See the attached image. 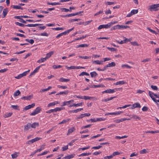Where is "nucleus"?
I'll use <instances>...</instances> for the list:
<instances>
[{
  "label": "nucleus",
  "mask_w": 159,
  "mask_h": 159,
  "mask_svg": "<svg viewBox=\"0 0 159 159\" xmlns=\"http://www.w3.org/2000/svg\"><path fill=\"white\" fill-rule=\"evenodd\" d=\"M75 15L74 13H71L70 14H68L66 15H61V17H70L73 16H75Z\"/></svg>",
  "instance_id": "2f4dec72"
},
{
  "label": "nucleus",
  "mask_w": 159,
  "mask_h": 159,
  "mask_svg": "<svg viewBox=\"0 0 159 159\" xmlns=\"http://www.w3.org/2000/svg\"><path fill=\"white\" fill-rule=\"evenodd\" d=\"M130 105H125V106H122V107H117V110H119V109H121L122 108H126L127 107L130 106Z\"/></svg>",
  "instance_id": "58836bf2"
},
{
  "label": "nucleus",
  "mask_w": 159,
  "mask_h": 159,
  "mask_svg": "<svg viewBox=\"0 0 159 159\" xmlns=\"http://www.w3.org/2000/svg\"><path fill=\"white\" fill-rule=\"evenodd\" d=\"M44 145H42L39 149H37V151H39V152H40L44 148Z\"/></svg>",
  "instance_id": "680f3d73"
},
{
  "label": "nucleus",
  "mask_w": 159,
  "mask_h": 159,
  "mask_svg": "<svg viewBox=\"0 0 159 159\" xmlns=\"http://www.w3.org/2000/svg\"><path fill=\"white\" fill-rule=\"evenodd\" d=\"M93 63H96L99 65L102 64L103 62L101 61H99L98 60L94 61H93Z\"/></svg>",
  "instance_id": "f704fd0d"
},
{
  "label": "nucleus",
  "mask_w": 159,
  "mask_h": 159,
  "mask_svg": "<svg viewBox=\"0 0 159 159\" xmlns=\"http://www.w3.org/2000/svg\"><path fill=\"white\" fill-rule=\"evenodd\" d=\"M92 98H93L92 97H89L87 96H84V97H83V99H84L85 100H88V99L89 100Z\"/></svg>",
  "instance_id": "0e129e2a"
},
{
  "label": "nucleus",
  "mask_w": 159,
  "mask_h": 159,
  "mask_svg": "<svg viewBox=\"0 0 159 159\" xmlns=\"http://www.w3.org/2000/svg\"><path fill=\"white\" fill-rule=\"evenodd\" d=\"M158 7H159V4H154L149 6L148 7V9L150 11H156L158 10Z\"/></svg>",
  "instance_id": "f257e3e1"
},
{
  "label": "nucleus",
  "mask_w": 159,
  "mask_h": 159,
  "mask_svg": "<svg viewBox=\"0 0 159 159\" xmlns=\"http://www.w3.org/2000/svg\"><path fill=\"white\" fill-rule=\"evenodd\" d=\"M117 23H118V21H111L108 23H109V25H110V27L112 25H113Z\"/></svg>",
  "instance_id": "c03bdc74"
},
{
  "label": "nucleus",
  "mask_w": 159,
  "mask_h": 159,
  "mask_svg": "<svg viewBox=\"0 0 159 159\" xmlns=\"http://www.w3.org/2000/svg\"><path fill=\"white\" fill-rule=\"evenodd\" d=\"M52 29L53 30H64V29L61 27H57V28H52Z\"/></svg>",
  "instance_id": "a18cd8bd"
},
{
  "label": "nucleus",
  "mask_w": 159,
  "mask_h": 159,
  "mask_svg": "<svg viewBox=\"0 0 159 159\" xmlns=\"http://www.w3.org/2000/svg\"><path fill=\"white\" fill-rule=\"evenodd\" d=\"M89 147H90L89 146V147H84V148H79L78 149V150L79 151H80L81 150H86V149H88L89 148Z\"/></svg>",
  "instance_id": "6e6d98bb"
},
{
  "label": "nucleus",
  "mask_w": 159,
  "mask_h": 159,
  "mask_svg": "<svg viewBox=\"0 0 159 159\" xmlns=\"http://www.w3.org/2000/svg\"><path fill=\"white\" fill-rule=\"evenodd\" d=\"M12 114V112L6 113L3 115V117L5 118H8L11 116Z\"/></svg>",
  "instance_id": "f3484780"
},
{
  "label": "nucleus",
  "mask_w": 159,
  "mask_h": 159,
  "mask_svg": "<svg viewBox=\"0 0 159 159\" xmlns=\"http://www.w3.org/2000/svg\"><path fill=\"white\" fill-rule=\"evenodd\" d=\"M41 67V66H38L32 72L30 73V76H31L32 75H34L35 74V73L38 72V71L39 70L40 68Z\"/></svg>",
  "instance_id": "9b49d317"
},
{
  "label": "nucleus",
  "mask_w": 159,
  "mask_h": 159,
  "mask_svg": "<svg viewBox=\"0 0 159 159\" xmlns=\"http://www.w3.org/2000/svg\"><path fill=\"white\" fill-rule=\"evenodd\" d=\"M138 10H133L131 11V12L132 14V15L138 13Z\"/></svg>",
  "instance_id": "4c0bfd02"
},
{
  "label": "nucleus",
  "mask_w": 159,
  "mask_h": 159,
  "mask_svg": "<svg viewBox=\"0 0 159 159\" xmlns=\"http://www.w3.org/2000/svg\"><path fill=\"white\" fill-rule=\"evenodd\" d=\"M68 148V146L66 145L62 148V151H65L67 150Z\"/></svg>",
  "instance_id": "774afa93"
},
{
  "label": "nucleus",
  "mask_w": 159,
  "mask_h": 159,
  "mask_svg": "<svg viewBox=\"0 0 159 159\" xmlns=\"http://www.w3.org/2000/svg\"><path fill=\"white\" fill-rule=\"evenodd\" d=\"M147 29H148L150 32L152 33L153 34H158V33H156V31L154 30H152V29H151L150 28L148 27L147 28Z\"/></svg>",
  "instance_id": "8fccbe9b"
},
{
  "label": "nucleus",
  "mask_w": 159,
  "mask_h": 159,
  "mask_svg": "<svg viewBox=\"0 0 159 159\" xmlns=\"http://www.w3.org/2000/svg\"><path fill=\"white\" fill-rule=\"evenodd\" d=\"M89 75V74H88V73H87L86 72H81L80 75H79V76H83V75Z\"/></svg>",
  "instance_id": "e433bc0d"
},
{
  "label": "nucleus",
  "mask_w": 159,
  "mask_h": 159,
  "mask_svg": "<svg viewBox=\"0 0 159 159\" xmlns=\"http://www.w3.org/2000/svg\"><path fill=\"white\" fill-rule=\"evenodd\" d=\"M32 97L33 95H30L29 96L23 97L21 98V99L24 100H30L32 98Z\"/></svg>",
  "instance_id": "f8f14e48"
},
{
  "label": "nucleus",
  "mask_w": 159,
  "mask_h": 159,
  "mask_svg": "<svg viewBox=\"0 0 159 159\" xmlns=\"http://www.w3.org/2000/svg\"><path fill=\"white\" fill-rule=\"evenodd\" d=\"M120 154V153L118 152H114L112 155V156L113 157L116 155H119Z\"/></svg>",
  "instance_id": "338daca9"
},
{
  "label": "nucleus",
  "mask_w": 159,
  "mask_h": 159,
  "mask_svg": "<svg viewBox=\"0 0 159 159\" xmlns=\"http://www.w3.org/2000/svg\"><path fill=\"white\" fill-rule=\"evenodd\" d=\"M116 66V63L114 62H112L111 63H109L107 65V66L108 67L114 66Z\"/></svg>",
  "instance_id": "b1692460"
},
{
  "label": "nucleus",
  "mask_w": 159,
  "mask_h": 159,
  "mask_svg": "<svg viewBox=\"0 0 159 159\" xmlns=\"http://www.w3.org/2000/svg\"><path fill=\"white\" fill-rule=\"evenodd\" d=\"M120 25H115L112 28V30H115L116 29H120Z\"/></svg>",
  "instance_id": "cd10ccee"
},
{
  "label": "nucleus",
  "mask_w": 159,
  "mask_h": 159,
  "mask_svg": "<svg viewBox=\"0 0 159 159\" xmlns=\"http://www.w3.org/2000/svg\"><path fill=\"white\" fill-rule=\"evenodd\" d=\"M41 110L40 107H38L34 111L30 114V116H35L39 113Z\"/></svg>",
  "instance_id": "7ed1b4c3"
},
{
  "label": "nucleus",
  "mask_w": 159,
  "mask_h": 159,
  "mask_svg": "<svg viewBox=\"0 0 159 159\" xmlns=\"http://www.w3.org/2000/svg\"><path fill=\"white\" fill-rule=\"evenodd\" d=\"M148 93L150 97L154 102H159V100L156 99L155 97H154V95L156 94H154L153 93L150 91L148 92Z\"/></svg>",
  "instance_id": "f03ea898"
},
{
  "label": "nucleus",
  "mask_w": 159,
  "mask_h": 159,
  "mask_svg": "<svg viewBox=\"0 0 159 159\" xmlns=\"http://www.w3.org/2000/svg\"><path fill=\"white\" fill-rule=\"evenodd\" d=\"M123 111H118L114 112H111V115H119L121 113H122Z\"/></svg>",
  "instance_id": "a878e982"
},
{
  "label": "nucleus",
  "mask_w": 159,
  "mask_h": 159,
  "mask_svg": "<svg viewBox=\"0 0 159 159\" xmlns=\"http://www.w3.org/2000/svg\"><path fill=\"white\" fill-rule=\"evenodd\" d=\"M110 28V25H109V23L106 25H100L98 28V30H100L103 28L107 29Z\"/></svg>",
  "instance_id": "0eeeda50"
},
{
  "label": "nucleus",
  "mask_w": 159,
  "mask_h": 159,
  "mask_svg": "<svg viewBox=\"0 0 159 159\" xmlns=\"http://www.w3.org/2000/svg\"><path fill=\"white\" fill-rule=\"evenodd\" d=\"M104 86L103 84H101L100 85H91V87L92 88H98L100 87H104Z\"/></svg>",
  "instance_id": "c756f323"
},
{
  "label": "nucleus",
  "mask_w": 159,
  "mask_h": 159,
  "mask_svg": "<svg viewBox=\"0 0 159 159\" xmlns=\"http://www.w3.org/2000/svg\"><path fill=\"white\" fill-rule=\"evenodd\" d=\"M115 3L114 2H107L105 3V4L107 5H112L114 4Z\"/></svg>",
  "instance_id": "603ef678"
},
{
  "label": "nucleus",
  "mask_w": 159,
  "mask_h": 159,
  "mask_svg": "<svg viewBox=\"0 0 159 159\" xmlns=\"http://www.w3.org/2000/svg\"><path fill=\"white\" fill-rule=\"evenodd\" d=\"M92 21V20H91L89 21H88L86 22H82V24L85 25H87L89 24Z\"/></svg>",
  "instance_id": "a19ab883"
},
{
  "label": "nucleus",
  "mask_w": 159,
  "mask_h": 159,
  "mask_svg": "<svg viewBox=\"0 0 159 159\" xmlns=\"http://www.w3.org/2000/svg\"><path fill=\"white\" fill-rule=\"evenodd\" d=\"M147 152V151L145 149H144L140 151V154H145Z\"/></svg>",
  "instance_id": "de8ad7c7"
},
{
  "label": "nucleus",
  "mask_w": 159,
  "mask_h": 159,
  "mask_svg": "<svg viewBox=\"0 0 159 159\" xmlns=\"http://www.w3.org/2000/svg\"><path fill=\"white\" fill-rule=\"evenodd\" d=\"M83 109L82 108H80L76 109L75 110H73L72 111H70L69 112H72L73 113H77L78 112L81 111V110H82Z\"/></svg>",
  "instance_id": "5701e85b"
},
{
  "label": "nucleus",
  "mask_w": 159,
  "mask_h": 159,
  "mask_svg": "<svg viewBox=\"0 0 159 159\" xmlns=\"http://www.w3.org/2000/svg\"><path fill=\"white\" fill-rule=\"evenodd\" d=\"M59 103V102L57 101H55L52 102H51L49 103L48 105V107H49L52 106H54L56 104H57Z\"/></svg>",
  "instance_id": "412c9836"
},
{
  "label": "nucleus",
  "mask_w": 159,
  "mask_h": 159,
  "mask_svg": "<svg viewBox=\"0 0 159 159\" xmlns=\"http://www.w3.org/2000/svg\"><path fill=\"white\" fill-rule=\"evenodd\" d=\"M30 71V70H29L27 71H26L23 72L22 74H21L18 75L17 76L15 77V78L17 79H19L22 77L26 75L27 74V73L29 72Z\"/></svg>",
  "instance_id": "20e7f679"
},
{
  "label": "nucleus",
  "mask_w": 159,
  "mask_h": 159,
  "mask_svg": "<svg viewBox=\"0 0 159 159\" xmlns=\"http://www.w3.org/2000/svg\"><path fill=\"white\" fill-rule=\"evenodd\" d=\"M55 112V111H54V109H52L50 110L47 111H46V113H50L52 112Z\"/></svg>",
  "instance_id": "69168bd1"
},
{
  "label": "nucleus",
  "mask_w": 159,
  "mask_h": 159,
  "mask_svg": "<svg viewBox=\"0 0 159 159\" xmlns=\"http://www.w3.org/2000/svg\"><path fill=\"white\" fill-rule=\"evenodd\" d=\"M88 45L87 44H82L78 45L77 48H83L85 47H87Z\"/></svg>",
  "instance_id": "473e14b6"
},
{
  "label": "nucleus",
  "mask_w": 159,
  "mask_h": 159,
  "mask_svg": "<svg viewBox=\"0 0 159 159\" xmlns=\"http://www.w3.org/2000/svg\"><path fill=\"white\" fill-rule=\"evenodd\" d=\"M75 130V128L73 127L68 130L67 135H69Z\"/></svg>",
  "instance_id": "2eb2a0df"
},
{
  "label": "nucleus",
  "mask_w": 159,
  "mask_h": 159,
  "mask_svg": "<svg viewBox=\"0 0 159 159\" xmlns=\"http://www.w3.org/2000/svg\"><path fill=\"white\" fill-rule=\"evenodd\" d=\"M31 124L28 123L26 125L24 126V131H25L28 130L30 128H31Z\"/></svg>",
  "instance_id": "6e6552de"
},
{
  "label": "nucleus",
  "mask_w": 159,
  "mask_h": 159,
  "mask_svg": "<svg viewBox=\"0 0 159 159\" xmlns=\"http://www.w3.org/2000/svg\"><path fill=\"white\" fill-rule=\"evenodd\" d=\"M35 106V104L34 103H33L31 105H29L25 107L24 108V110H27L28 109H29L31 108L34 107Z\"/></svg>",
  "instance_id": "9d476101"
},
{
  "label": "nucleus",
  "mask_w": 159,
  "mask_h": 159,
  "mask_svg": "<svg viewBox=\"0 0 159 159\" xmlns=\"http://www.w3.org/2000/svg\"><path fill=\"white\" fill-rule=\"evenodd\" d=\"M59 81L60 82H68L70 81V79H65V78H63V77H61L59 79Z\"/></svg>",
  "instance_id": "aec40b11"
},
{
  "label": "nucleus",
  "mask_w": 159,
  "mask_h": 159,
  "mask_svg": "<svg viewBox=\"0 0 159 159\" xmlns=\"http://www.w3.org/2000/svg\"><path fill=\"white\" fill-rule=\"evenodd\" d=\"M48 34L46 32H43V33H41L40 34V35L42 36H48Z\"/></svg>",
  "instance_id": "13d9d810"
},
{
  "label": "nucleus",
  "mask_w": 159,
  "mask_h": 159,
  "mask_svg": "<svg viewBox=\"0 0 159 159\" xmlns=\"http://www.w3.org/2000/svg\"><path fill=\"white\" fill-rule=\"evenodd\" d=\"M15 24L16 25H18L21 27H24V26H25V25H24L22 23H20L19 22H16L15 23Z\"/></svg>",
  "instance_id": "5fc2aeb1"
},
{
  "label": "nucleus",
  "mask_w": 159,
  "mask_h": 159,
  "mask_svg": "<svg viewBox=\"0 0 159 159\" xmlns=\"http://www.w3.org/2000/svg\"><path fill=\"white\" fill-rule=\"evenodd\" d=\"M83 103V102L79 103H77V104L74 103L73 105H70L69 106V107H77V106H81L82 105Z\"/></svg>",
  "instance_id": "4468645a"
},
{
  "label": "nucleus",
  "mask_w": 159,
  "mask_h": 159,
  "mask_svg": "<svg viewBox=\"0 0 159 159\" xmlns=\"http://www.w3.org/2000/svg\"><path fill=\"white\" fill-rule=\"evenodd\" d=\"M31 127L33 128H35L39 126V123L38 122H34L32 124H31Z\"/></svg>",
  "instance_id": "dca6fc26"
},
{
  "label": "nucleus",
  "mask_w": 159,
  "mask_h": 159,
  "mask_svg": "<svg viewBox=\"0 0 159 159\" xmlns=\"http://www.w3.org/2000/svg\"><path fill=\"white\" fill-rule=\"evenodd\" d=\"M42 24H29L25 25V26L29 27H36L37 26L41 25Z\"/></svg>",
  "instance_id": "ddd939ff"
},
{
  "label": "nucleus",
  "mask_w": 159,
  "mask_h": 159,
  "mask_svg": "<svg viewBox=\"0 0 159 159\" xmlns=\"http://www.w3.org/2000/svg\"><path fill=\"white\" fill-rule=\"evenodd\" d=\"M121 67L122 68H126L127 69H130L132 68L131 66H129L127 64L122 65L121 66Z\"/></svg>",
  "instance_id": "7c9ffc66"
},
{
  "label": "nucleus",
  "mask_w": 159,
  "mask_h": 159,
  "mask_svg": "<svg viewBox=\"0 0 159 159\" xmlns=\"http://www.w3.org/2000/svg\"><path fill=\"white\" fill-rule=\"evenodd\" d=\"M79 57L80 58H82V59H89V58H90L91 57L90 56H89V57H88V56H79Z\"/></svg>",
  "instance_id": "ea45409f"
},
{
  "label": "nucleus",
  "mask_w": 159,
  "mask_h": 159,
  "mask_svg": "<svg viewBox=\"0 0 159 159\" xmlns=\"http://www.w3.org/2000/svg\"><path fill=\"white\" fill-rule=\"evenodd\" d=\"M102 147V146H101L99 145L98 146L93 147L92 148L94 149H98Z\"/></svg>",
  "instance_id": "e2e57ef3"
},
{
  "label": "nucleus",
  "mask_w": 159,
  "mask_h": 159,
  "mask_svg": "<svg viewBox=\"0 0 159 159\" xmlns=\"http://www.w3.org/2000/svg\"><path fill=\"white\" fill-rule=\"evenodd\" d=\"M86 37H87L86 35H85V36L83 35L82 37H81L80 38H78L77 39H75V41L77 40H80V39H84L85 38H86Z\"/></svg>",
  "instance_id": "bf43d9fd"
},
{
  "label": "nucleus",
  "mask_w": 159,
  "mask_h": 159,
  "mask_svg": "<svg viewBox=\"0 0 159 159\" xmlns=\"http://www.w3.org/2000/svg\"><path fill=\"white\" fill-rule=\"evenodd\" d=\"M53 51H51L48 53L46 54V56L45 57L46 58L47 57V59H48L52 55H53Z\"/></svg>",
  "instance_id": "393cba45"
},
{
  "label": "nucleus",
  "mask_w": 159,
  "mask_h": 159,
  "mask_svg": "<svg viewBox=\"0 0 159 159\" xmlns=\"http://www.w3.org/2000/svg\"><path fill=\"white\" fill-rule=\"evenodd\" d=\"M8 12L7 10V9H4L3 11V18L5 17L6 16Z\"/></svg>",
  "instance_id": "72a5a7b5"
},
{
  "label": "nucleus",
  "mask_w": 159,
  "mask_h": 159,
  "mask_svg": "<svg viewBox=\"0 0 159 159\" xmlns=\"http://www.w3.org/2000/svg\"><path fill=\"white\" fill-rule=\"evenodd\" d=\"M131 116V118H133L134 119H138L139 120H140L141 119V118L137 116L136 115H132Z\"/></svg>",
  "instance_id": "c9c22d12"
},
{
  "label": "nucleus",
  "mask_w": 159,
  "mask_h": 159,
  "mask_svg": "<svg viewBox=\"0 0 159 159\" xmlns=\"http://www.w3.org/2000/svg\"><path fill=\"white\" fill-rule=\"evenodd\" d=\"M68 92L69 91L67 90L65 91L60 92V93H59V94H60L61 95H62L63 94L66 95L68 93Z\"/></svg>",
  "instance_id": "3c124183"
},
{
  "label": "nucleus",
  "mask_w": 159,
  "mask_h": 159,
  "mask_svg": "<svg viewBox=\"0 0 159 159\" xmlns=\"http://www.w3.org/2000/svg\"><path fill=\"white\" fill-rule=\"evenodd\" d=\"M109 50L111 51V52H114L116 51V49L114 48H109L107 47V48Z\"/></svg>",
  "instance_id": "09e8293b"
},
{
  "label": "nucleus",
  "mask_w": 159,
  "mask_h": 159,
  "mask_svg": "<svg viewBox=\"0 0 159 159\" xmlns=\"http://www.w3.org/2000/svg\"><path fill=\"white\" fill-rule=\"evenodd\" d=\"M13 8L16 9H19L21 10H23V7H21L19 5L18 6L13 5L12 6Z\"/></svg>",
  "instance_id": "c85d7f7f"
},
{
  "label": "nucleus",
  "mask_w": 159,
  "mask_h": 159,
  "mask_svg": "<svg viewBox=\"0 0 159 159\" xmlns=\"http://www.w3.org/2000/svg\"><path fill=\"white\" fill-rule=\"evenodd\" d=\"M140 108L141 107V106L139 103L136 102L134 104H133L132 107H131V109H134L135 108Z\"/></svg>",
  "instance_id": "1a4fd4ad"
},
{
  "label": "nucleus",
  "mask_w": 159,
  "mask_h": 159,
  "mask_svg": "<svg viewBox=\"0 0 159 159\" xmlns=\"http://www.w3.org/2000/svg\"><path fill=\"white\" fill-rule=\"evenodd\" d=\"M20 93V92L19 90H17L15 92L14 94V96H17L19 95Z\"/></svg>",
  "instance_id": "49530a36"
},
{
  "label": "nucleus",
  "mask_w": 159,
  "mask_h": 159,
  "mask_svg": "<svg viewBox=\"0 0 159 159\" xmlns=\"http://www.w3.org/2000/svg\"><path fill=\"white\" fill-rule=\"evenodd\" d=\"M62 67V66L60 65H53L52 66V67L53 69H57L59 68H61Z\"/></svg>",
  "instance_id": "37998d69"
},
{
  "label": "nucleus",
  "mask_w": 159,
  "mask_h": 159,
  "mask_svg": "<svg viewBox=\"0 0 159 159\" xmlns=\"http://www.w3.org/2000/svg\"><path fill=\"white\" fill-rule=\"evenodd\" d=\"M11 157L12 158H15L17 157L18 156L17 155V153L16 152H15L14 154H12L11 155Z\"/></svg>",
  "instance_id": "864d4df0"
},
{
  "label": "nucleus",
  "mask_w": 159,
  "mask_h": 159,
  "mask_svg": "<svg viewBox=\"0 0 159 159\" xmlns=\"http://www.w3.org/2000/svg\"><path fill=\"white\" fill-rule=\"evenodd\" d=\"M47 4L48 5H53V6L59 5L60 4V2H56L51 3V2H47Z\"/></svg>",
  "instance_id": "4be33fe9"
},
{
  "label": "nucleus",
  "mask_w": 159,
  "mask_h": 159,
  "mask_svg": "<svg viewBox=\"0 0 159 159\" xmlns=\"http://www.w3.org/2000/svg\"><path fill=\"white\" fill-rule=\"evenodd\" d=\"M40 139V138H39L38 137H36L34 139H33L31 140H30L26 142V143L29 144H30L31 143H32L39 140Z\"/></svg>",
  "instance_id": "423d86ee"
},
{
  "label": "nucleus",
  "mask_w": 159,
  "mask_h": 159,
  "mask_svg": "<svg viewBox=\"0 0 159 159\" xmlns=\"http://www.w3.org/2000/svg\"><path fill=\"white\" fill-rule=\"evenodd\" d=\"M117 89H117V88H116V89H108L104 91H103L102 92V94H103L105 93H113L115 92V90L116 91H117Z\"/></svg>",
  "instance_id": "39448f33"
},
{
  "label": "nucleus",
  "mask_w": 159,
  "mask_h": 159,
  "mask_svg": "<svg viewBox=\"0 0 159 159\" xmlns=\"http://www.w3.org/2000/svg\"><path fill=\"white\" fill-rule=\"evenodd\" d=\"M65 67L68 70L75 69V66H72L70 67H68L67 66H66Z\"/></svg>",
  "instance_id": "79ce46f5"
},
{
  "label": "nucleus",
  "mask_w": 159,
  "mask_h": 159,
  "mask_svg": "<svg viewBox=\"0 0 159 159\" xmlns=\"http://www.w3.org/2000/svg\"><path fill=\"white\" fill-rule=\"evenodd\" d=\"M47 57L46 58V57L44 58H41L39 60H38L37 61V62L38 63H40L41 62H43L45 61H46L47 60Z\"/></svg>",
  "instance_id": "6ab92c4d"
},
{
  "label": "nucleus",
  "mask_w": 159,
  "mask_h": 159,
  "mask_svg": "<svg viewBox=\"0 0 159 159\" xmlns=\"http://www.w3.org/2000/svg\"><path fill=\"white\" fill-rule=\"evenodd\" d=\"M131 43L132 45H133L134 46H139V44L138 43L136 42H131Z\"/></svg>",
  "instance_id": "4d7b16f0"
},
{
  "label": "nucleus",
  "mask_w": 159,
  "mask_h": 159,
  "mask_svg": "<svg viewBox=\"0 0 159 159\" xmlns=\"http://www.w3.org/2000/svg\"><path fill=\"white\" fill-rule=\"evenodd\" d=\"M70 104L69 101H65L63 102V106H65V105H68Z\"/></svg>",
  "instance_id": "052dcab7"
},
{
  "label": "nucleus",
  "mask_w": 159,
  "mask_h": 159,
  "mask_svg": "<svg viewBox=\"0 0 159 159\" xmlns=\"http://www.w3.org/2000/svg\"><path fill=\"white\" fill-rule=\"evenodd\" d=\"M90 74L92 77H94L98 75L97 73L95 71L91 72Z\"/></svg>",
  "instance_id": "bb28decb"
},
{
  "label": "nucleus",
  "mask_w": 159,
  "mask_h": 159,
  "mask_svg": "<svg viewBox=\"0 0 159 159\" xmlns=\"http://www.w3.org/2000/svg\"><path fill=\"white\" fill-rule=\"evenodd\" d=\"M126 82H125L124 81L122 80L117 82L114 83V84L116 85H122L125 84H126Z\"/></svg>",
  "instance_id": "a211bd4d"
}]
</instances>
